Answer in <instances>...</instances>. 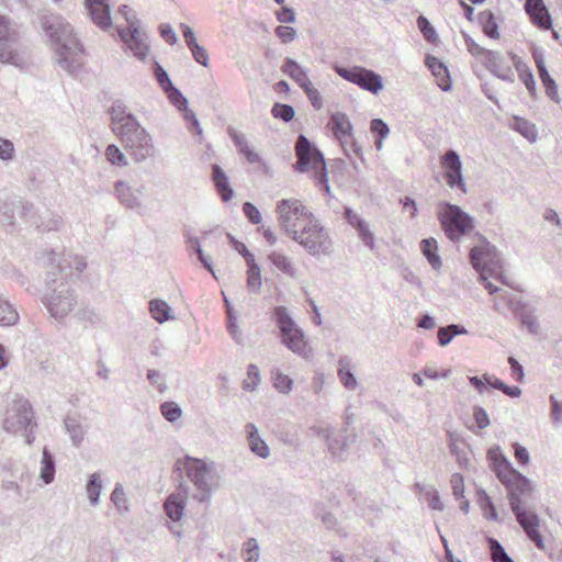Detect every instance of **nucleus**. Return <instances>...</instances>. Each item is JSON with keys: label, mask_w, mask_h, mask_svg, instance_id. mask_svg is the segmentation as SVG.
<instances>
[{"label": "nucleus", "mask_w": 562, "mask_h": 562, "mask_svg": "<svg viewBox=\"0 0 562 562\" xmlns=\"http://www.w3.org/2000/svg\"><path fill=\"white\" fill-rule=\"evenodd\" d=\"M494 471L497 477L509 490V505L516 514L517 520L520 522L524 531L528 535L538 548H544L540 526L541 520L537 514L522 509L521 497L531 493V486L526 476L514 470L510 462L494 453Z\"/></svg>", "instance_id": "obj_1"}, {"label": "nucleus", "mask_w": 562, "mask_h": 562, "mask_svg": "<svg viewBox=\"0 0 562 562\" xmlns=\"http://www.w3.org/2000/svg\"><path fill=\"white\" fill-rule=\"evenodd\" d=\"M40 23L55 50L57 64L75 76L82 64L83 46L74 34L71 24L61 15L50 12L42 14Z\"/></svg>", "instance_id": "obj_2"}, {"label": "nucleus", "mask_w": 562, "mask_h": 562, "mask_svg": "<svg viewBox=\"0 0 562 562\" xmlns=\"http://www.w3.org/2000/svg\"><path fill=\"white\" fill-rule=\"evenodd\" d=\"M296 162L293 168L297 172H306L314 170V180L326 194H329L330 187L328 183L327 167L322 151L310 142V139L300 134L295 143Z\"/></svg>", "instance_id": "obj_3"}, {"label": "nucleus", "mask_w": 562, "mask_h": 562, "mask_svg": "<svg viewBox=\"0 0 562 562\" xmlns=\"http://www.w3.org/2000/svg\"><path fill=\"white\" fill-rule=\"evenodd\" d=\"M175 471L186 473L187 477L194 484L198 493L193 498L200 503L209 502L212 494V483L214 480L213 465L207 464L201 459L184 457L175 463Z\"/></svg>", "instance_id": "obj_4"}, {"label": "nucleus", "mask_w": 562, "mask_h": 562, "mask_svg": "<svg viewBox=\"0 0 562 562\" xmlns=\"http://www.w3.org/2000/svg\"><path fill=\"white\" fill-rule=\"evenodd\" d=\"M37 423L34 419V412L31 403L24 397L15 398L8 407L3 420V429L8 432H20L26 445H32L35 440L34 429Z\"/></svg>", "instance_id": "obj_5"}, {"label": "nucleus", "mask_w": 562, "mask_h": 562, "mask_svg": "<svg viewBox=\"0 0 562 562\" xmlns=\"http://www.w3.org/2000/svg\"><path fill=\"white\" fill-rule=\"evenodd\" d=\"M115 135L120 138L124 149L134 159L135 162L140 164L148 158L154 157L155 146L153 138L149 133L140 125L137 119L122 128Z\"/></svg>", "instance_id": "obj_6"}, {"label": "nucleus", "mask_w": 562, "mask_h": 562, "mask_svg": "<svg viewBox=\"0 0 562 562\" xmlns=\"http://www.w3.org/2000/svg\"><path fill=\"white\" fill-rule=\"evenodd\" d=\"M46 284L48 292L44 296V305L54 318H64L77 304L74 290L67 282H58L55 272H47Z\"/></svg>", "instance_id": "obj_7"}, {"label": "nucleus", "mask_w": 562, "mask_h": 562, "mask_svg": "<svg viewBox=\"0 0 562 562\" xmlns=\"http://www.w3.org/2000/svg\"><path fill=\"white\" fill-rule=\"evenodd\" d=\"M273 319L281 333V342L292 352L307 359L311 349L307 348L304 331L295 324L285 306H277L273 310Z\"/></svg>", "instance_id": "obj_8"}, {"label": "nucleus", "mask_w": 562, "mask_h": 562, "mask_svg": "<svg viewBox=\"0 0 562 562\" xmlns=\"http://www.w3.org/2000/svg\"><path fill=\"white\" fill-rule=\"evenodd\" d=\"M27 48L21 42L16 30L10 27V22L0 15V61L23 67L26 63Z\"/></svg>", "instance_id": "obj_9"}, {"label": "nucleus", "mask_w": 562, "mask_h": 562, "mask_svg": "<svg viewBox=\"0 0 562 562\" xmlns=\"http://www.w3.org/2000/svg\"><path fill=\"white\" fill-rule=\"evenodd\" d=\"M438 221L446 236L451 241H459L473 228V218L458 205L445 202L438 212Z\"/></svg>", "instance_id": "obj_10"}, {"label": "nucleus", "mask_w": 562, "mask_h": 562, "mask_svg": "<svg viewBox=\"0 0 562 562\" xmlns=\"http://www.w3.org/2000/svg\"><path fill=\"white\" fill-rule=\"evenodd\" d=\"M464 43L469 53L473 56L472 69L474 75L481 81L483 93L488 100H492V86L488 78L492 75V50L479 45L470 35L462 32Z\"/></svg>", "instance_id": "obj_11"}, {"label": "nucleus", "mask_w": 562, "mask_h": 562, "mask_svg": "<svg viewBox=\"0 0 562 562\" xmlns=\"http://www.w3.org/2000/svg\"><path fill=\"white\" fill-rule=\"evenodd\" d=\"M296 236L292 239L312 256L328 255L331 251L329 234L318 221L307 223Z\"/></svg>", "instance_id": "obj_12"}, {"label": "nucleus", "mask_w": 562, "mask_h": 562, "mask_svg": "<svg viewBox=\"0 0 562 562\" xmlns=\"http://www.w3.org/2000/svg\"><path fill=\"white\" fill-rule=\"evenodd\" d=\"M479 245H474L469 254V261L479 274V282L492 294V249L488 239L480 233L475 234Z\"/></svg>", "instance_id": "obj_13"}, {"label": "nucleus", "mask_w": 562, "mask_h": 562, "mask_svg": "<svg viewBox=\"0 0 562 562\" xmlns=\"http://www.w3.org/2000/svg\"><path fill=\"white\" fill-rule=\"evenodd\" d=\"M334 70L346 81L355 83L373 94H378L383 89L382 77L371 69L361 66L344 67L336 64L334 65Z\"/></svg>", "instance_id": "obj_14"}, {"label": "nucleus", "mask_w": 562, "mask_h": 562, "mask_svg": "<svg viewBox=\"0 0 562 562\" xmlns=\"http://www.w3.org/2000/svg\"><path fill=\"white\" fill-rule=\"evenodd\" d=\"M276 212L278 213L280 227L284 233L291 238L297 237L296 221L302 214V203L296 199H282L277 203Z\"/></svg>", "instance_id": "obj_15"}, {"label": "nucleus", "mask_w": 562, "mask_h": 562, "mask_svg": "<svg viewBox=\"0 0 562 562\" xmlns=\"http://www.w3.org/2000/svg\"><path fill=\"white\" fill-rule=\"evenodd\" d=\"M445 179L450 188L460 189L465 192V182L462 177V162L454 149H448L440 158Z\"/></svg>", "instance_id": "obj_16"}, {"label": "nucleus", "mask_w": 562, "mask_h": 562, "mask_svg": "<svg viewBox=\"0 0 562 562\" xmlns=\"http://www.w3.org/2000/svg\"><path fill=\"white\" fill-rule=\"evenodd\" d=\"M85 10L91 22L102 31H109L113 23L110 0H85Z\"/></svg>", "instance_id": "obj_17"}, {"label": "nucleus", "mask_w": 562, "mask_h": 562, "mask_svg": "<svg viewBox=\"0 0 562 562\" xmlns=\"http://www.w3.org/2000/svg\"><path fill=\"white\" fill-rule=\"evenodd\" d=\"M316 435L326 439L328 450L335 458H341L348 446L356 440V434L347 436L339 431L334 434L331 428H313Z\"/></svg>", "instance_id": "obj_18"}, {"label": "nucleus", "mask_w": 562, "mask_h": 562, "mask_svg": "<svg viewBox=\"0 0 562 562\" xmlns=\"http://www.w3.org/2000/svg\"><path fill=\"white\" fill-rule=\"evenodd\" d=\"M524 8L533 26L544 31L552 29V15L543 0H526Z\"/></svg>", "instance_id": "obj_19"}, {"label": "nucleus", "mask_w": 562, "mask_h": 562, "mask_svg": "<svg viewBox=\"0 0 562 562\" xmlns=\"http://www.w3.org/2000/svg\"><path fill=\"white\" fill-rule=\"evenodd\" d=\"M328 125L344 151L349 154L348 138H351L353 127L348 115L342 112H335L330 115Z\"/></svg>", "instance_id": "obj_20"}, {"label": "nucleus", "mask_w": 562, "mask_h": 562, "mask_svg": "<svg viewBox=\"0 0 562 562\" xmlns=\"http://www.w3.org/2000/svg\"><path fill=\"white\" fill-rule=\"evenodd\" d=\"M120 35L136 58L144 60L147 57L149 46L140 37L136 25L131 24L127 31H120Z\"/></svg>", "instance_id": "obj_21"}, {"label": "nucleus", "mask_w": 562, "mask_h": 562, "mask_svg": "<svg viewBox=\"0 0 562 562\" xmlns=\"http://www.w3.org/2000/svg\"><path fill=\"white\" fill-rule=\"evenodd\" d=\"M178 490V495L172 494L165 502V512L167 516L173 521L180 520L183 515L186 506L184 498L188 496L190 487L187 483L180 482Z\"/></svg>", "instance_id": "obj_22"}, {"label": "nucleus", "mask_w": 562, "mask_h": 562, "mask_svg": "<svg viewBox=\"0 0 562 562\" xmlns=\"http://www.w3.org/2000/svg\"><path fill=\"white\" fill-rule=\"evenodd\" d=\"M64 427L72 446L80 447L88 431V426L82 423L81 416L78 414L67 415L64 418Z\"/></svg>", "instance_id": "obj_23"}, {"label": "nucleus", "mask_w": 562, "mask_h": 562, "mask_svg": "<svg viewBox=\"0 0 562 562\" xmlns=\"http://www.w3.org/2000/svg\"><path fill=\"white\" fill-rule=\"evenodd\" d=\"M114 194L120 203L131 210L138 209L142 205L139 196L142 190H133L126 182L117 180L114 184Z\"/></svg>", "instance_id": "obj_24"}, {"label": "nucleus", "mask_w": 562, "mask_h": 562, "mask_svg": "<svg viewBox=\"0 0 562 562\" xmlns=\"http://www.w3.org/2000/svg\"><path fill=\"white\" fill-rule=\"evenodd\" d=\"M245 435L249 450L261 459H267L270 456V449L266 441L260 437L258 427L248 423L245 425Z\"/></svg>", "instance_id": "obj_25"}, {"label": "nucleus", "mask_w": 562, "mask_h": 562, "mask_svg": "<svg viewBox=\"0 0 562 562\" xmlns=\"http://www.w3.org/2000/svg\"><path fill=\"white\" fill-rule=\"evenodd\" d=\"M109 113L111 116V130L114 134L136 120L121 100H116L112 103Z\"/></svg>", "instance_id": "obj_26"}, {"label": "nucleus", "mask_w": 562, "mask_h": 562, "mask_svg": "<svg viewBox=\"0 0 562 562\" xmlns=\"http://www.w3.org/2000/svg\"><path fill=\"white\" fill-rule=\"evenodd\" d=\"M425 64L436 77L438 87L442 91H449L451 89V79L446 65L440 59L431 55L426 56Z\"/></svg>", "instance_id": "obj_27"}, {"label": "nucleus", "mask_w": 562, "mask_h": 562, "mask_svg": "<svg viewBox=\"0 0 562 562\" xmlns=\"http://www.w3.org/2000/svg\"><path fill=\"white\" fill-rule=\"evenodd\" d=\"M211 178L221 200L225 203L231 201L234 195V190L231 187L227 175L220 165H212Z\"/></svg>", "instance_id": "obj_28"}, {"label": "nucleus", "mask_w": 562, "mask_h": 562, "mask_svg": "<svg viewBox=\"0 0 562 562\" xmlns=\"http://www.w3.org/2000/svg\"><path fill=\"white\" fill-rule=\"evenodd\" d=\"M281 70L293 79L303 91L312 86L307 71L294 59L286 57L281 66Z\"/></svg>", "instance_id": "obj_29"}, {"label": "nucleus", "mask_w": 562, "mask_h": 562, "mask_svg": "<svg viewBox=\"0 0 562 562\" xmlns=\"http://www.w3.org/2000/svg\"><path fill=\"white\" fill-rule=\"evenodd\" d=\"M419 248L424 257L434 270H439L442 266L441 257L438 254V243L434 237L424 238L419 243Z\"/></svg>", "instance_id": "obj_30"}, {"label": "nucleus", "mask_w": 562, "mask_h": 562, "mask_svg": "<svg viewBox=\"0 0 562 562\" xmlns=\"http://www.w3.org/2000/svg\"><path fill=\"white\" fill-rule=\"evenodd\" d=\"M533 59H535V64L538 68V72H539V76H540V81L541 83L543 85V87L546 88V91L548 93V95L551 98V99H555L558 97V88H557V85L554 82V80L551 78L550 74L548 72L546 66H544V61H543V57L541 54H535L533 55Z\"/></svg>", "instance_id": "obj_31"}, {"label": "nucleus", "mask_w": 562, "mask_h": 562, "mask_svg": "<svg viewBox=\"0 0 562 562\" xmlns=\"http://www.w3.org/2000/svg\"><path fill=\"white\" fill-rule=\"evenodd\" d=\"M56 473L55 457L45 447L42 453L40 477L45 484H49L54 481Z\"/></svg>", "instance_id": "obj_32"}, {"label": "nucleus", "mask_w": 562, "mask_h": 562, "mask_svg": "<svg viewBox=\"0 0 562 562\" xmlns=\"http://www.w3.org/2000/svg\"><path fill=\"white\" fill-rule=\"evenodd\" d=\"M448 447L450 453L456 457L457 462L461 467H467L469 458L465 443L462 440H459L458 436L450 431H448Z\"/></svg>", "instance_id": "obj_33"}, {"label": "nucleus", "mask_w": 562, "mask_h": 562, "mask_svg": "<svg viewBox=\"0 0 562 562\" xmlns=\"http://www.w3.org/2000/svg\"><path fill=\"white\" fill-rule=\"evenodd\" d=\"M65 257H68V254H57L55 251L48 254V262L53 266L50 272H55L56 277L59 274L63 280L72 276L71 266L64 260Z\"/></svg>", "instance_id": "obj_34"}, {"label": "nucleus", "mask_w": 562, "mask_h": 562, "mask_svg": "<svg viewBox=\"0 0 562 562\" xmlns=\"http://www.w3.org/2000/svg\"><path fill=\"white\" fill-rule=\"evenodd\" d=\"M103 488V482L101 474L94 472L89 475L86 484V492L91 505L95 506L99 504V498Z\"/></svg>", "instance_id": "obj_35"}, {"label": "nucleus", "mask_w": 562, "mask_h": 562, "mask_svg": "<svg viewBox=\"0 0 562 562\" xmlns=\"http://www.w3.org/2000/svg\"><path fill=\"white\" fill-rule=\"evenodd\" d=\"M19 321V313L13 305L0 296V326H12Z\"/></svg>", "instance_id": "obj_36"}, {"label": "nucleus", "mask_w": 562, "mask_h": 562, "mask_svg": "<svg viewBox=\"0 0 562 562\" xmlns=\"http://www.w3.org/2000/svg\"><path fill=\"white\" fill-rule=\"evenodd\" d=\"M170 306L164 300L154 299L149 302V312L151 317L159 324L170 318Z\"/></svg>", "instance_id": "obj_37"}, {"label": "nucleus", "mask_w": 562, "mask_h": 562, "mask_svg": "<svg viewBox=\"0 0 562 562\" xmlns=\"http://www.w3.org/2000/svg\"><path fill=\"white\" fill-rule=\"evenodd\" d=\"M18 196H12L5 200L0 205V221L4 225H13L15 220V213L18 212L19 204L16 202Z\"/></svg>", "instance_id": "obj_38"}, {"label": "nucleus", "mask_w": 562, "mask_h": 562, "mask_svg": "<svg viewBox=\"0 0 562 562\" xmlns=\"http://www.w3.org/2000/svg\"><path fill=\"white\" fill-rule=\"evenodd\" d=\"M349 359L347 357L340 358L338 376L342 385L348 390H355L358 386V381L355 374L348 369Z\"/></svg>", "instance_id": "obj_39"}, {"label": "nucleus", "mask_w": 562, "mask_h": 562, "mask_svg": "<svg viewBox=\"0 0 562 562\" xmlns=\"http://www.w3.org/2000/svg\"><path fill=\"white\" fill-rule=\"evenodd\" d=\"M247 288L249 292L258 293L261 289V273L256 260L247 261Z\"/></svg>", "instance_id": "obj_40"}, {"label": "nucleus", "mask_w": 562, "mask_h": 562, "mask_svg": "<svg viewBox=\"0 0 562 562\" xmlns=\"http://www.w3.org/2000/svg\"><path fill=\"white\" fill-rule=\"evenodd\" d=\"M271 380L273 387L283 394H289L292 391L293 387V380L282 373L280 369H274L271 371Z\"/></svg>", "instance_id": "obj_41"}, {"label": "nucleus", "mask_w": 562, "mask_h": 562, "mask_svg": "<svg viewBox=\"0 0 562 562\" xmlns=\"http://www.w3.org/2000/svg\"><path fill=\"white\" fill-rule=\"evenodd\" d=\"M512 126L520 135L526 137L530 143H533L535 139L537 138V130L535 124L526 120L515 117L512 122Z\"/></svg>", "instance_id": "obj_42"}, {"label": "nucleus", "mask_w": 562, "mask_h": 562, "mask_svg": "<svg viewBox=\"0 0 562 562\" xmlns=\"http://www.w3.org/2000/svg\"><path fill=\"white\" fill-rule=\"evenodd\" d=\"M269 260L274 267H277L283 273L290 277L294 276L295 269L293 268L289 258L285 257L284 255L274 251L269 255Z\"/></svg>", "instance_id": "obj_43"}, {"label": "nucleus", "mask_w": 562, "mask_h": 562, "mask_svg": "<svg viewBox=\"0 0 562 562\" xmlns=\"http://www.w3.org/2000/svg\"><path fill=\"white\" fill-rule=\"evenodd\" d=\"M417 26L428 43L434 44L438 41V33L426 16L419 15L417 18Z\"/></svg>", "instance_id": "obj_44"}, {"label": "nucleus", "mask_w": 562, "mask_h": 562, "mask_svg": "<svg viewBox=\"0 0 562 562\" xmlns=\"http://www.w3.org/2000/svg\"><path fill=\"white\" fill-rule=\"evenodd\" d=\"M271 114L273 117L288 123L293 120L295 111L290 104L277 102L271 109Z\"/></svg>", "instance_id": "obj_45"}, {"label": "nucleus", "mask_w": 562, "mask_h": 562, "mask_svg": "<svg viewBox=\"0 0 562 562\" xmlns=\"http://www.w3.org/2000/svg\"><path fill=\"white\" fill-rule=\"evenodd\" d=\"M105 157H106V160L114 166L125 167L128 165V161H127L125 155L114 144H110L106 147Z\"/></svg>", "instance_id": "obj_46"}, {"label": "nucleus", "mask_w": 562, "mask_h": 562, "mask_svg": "<svg viewBox=\"0 0 562 562\" xmlns=\"http://www.w3.org/2000/svg\"><path fill=\"white\" fill-rule=\"evenodd\" d=\"M160 412L164 418L171 423L178 420L182 415L181 407L177 403L171 401L164 402L160 405Z\"/></svg>", "instance_id": "obj_47"}, {"label": "nucleus", "mask_w": 562, "mask_h": 562, "mask_svg": "<svg viewBox=\"0 0 562 562\" xmlns=\"http://www.w3.org/2000/svg\"><path fill=\"white\" fill-rule=\"evenodd\" d=\"M260 383L259 368L256 364L250 363L247 367V379L243 382V389L249 392L255 391L257 385Z\"/></svg>", "instance_id": "obj_48"}, {"label": "nucleus", "mask_w": 562, "mask_h": 562, "mask_svg": "<svg viewBox=\"0 0 562 562\" xmlns=\"http://www.w3.org/2000/svg\"><path fill=\"white\" fill-rule=\"evenodd\" d=\"M153 71H154L156 81L158 82L159 87L161 88V90L164 92L166 90H168L169 88H171L172 86H175L172 83L171 79L169 78L168 72L165 70V68L158 61H155Z\"/></svg>", "instance_id": "obj_49"}, {"label": "nucleus", "mask_w": 562, "mask_h": 562, "mask_svg": "<svg viewBox=\"0 0 562 562\" xmlns=\"http://www.w3.org/2000/svg\"><path fill=\"white\" fill-rule=\"evenodd\" d=\"M165 94L169 99L170 103L176 106L179 111L183 110L188 105V99L182 92L175 86L165 91Z\"/></svg>", "instance_id": "obj_50"}, {"label": "nucleus", "mask_w": 562, "mask_h": 562, "mask_svg": "<svg viewBox=\"0 0 562 562\" xmlns=\"http://www.w3.org/2000/svg\"><path fill=\"white\" fill-rule=\"evenodd\" d=\"M245 562H257L259 560V546L255 538H249L243 548Z\"/></svg>", "instance_id": "obj_51"}, {"label": "nucleus", "mask_w": 562, "mask_h": 562, "mask_svg": "<svg viewBox=\"0 0 562 562\" xmlns=\"http://www.w3.org/2000/svg\"><path fill=\"white\" fill-rule=\"evenodd\" d=\"M358 233L359 238L362 240L364 246H367L370 250H374L375 248V240L374 235L370 231L368 222H363L360 226L355 228Z\"/></svg>", "instance_id": "obj_52"}, {"label": "nucleus", "mask_w": 562, "mask_h": 562, "mask_svg": "<svg viewBox=\"0 0 562 562\" xmlns=\"http://www.w3.org/2000/svg\"><path fill=\"white\" fill-rule=\"evenodd\" d=\"M314 512H315L316 518H318L327 529L335 528V526L337 524V519L330 512H327L325 509L324 505H316Z\"/></svg>", "instance_id": "obj_53"}, {"label": "nucleus", "mask_w": 562, "mask_h": 562, "mask_svg": "<svg viewBox=\"0 0 562 562\" xmlns=\"http://www.w3.org/2000/svg\"><path fill=\"white\" fill-rule=\"evenodd\" d=\"M370 131L375 138H386L390 133L389 125L382 119H373L370 122Z\"/></svg>", "instance_id": "obj_54"}, {"label": "nucleus", "mask_w": 562, "mask_h": 562, "mask_svg": "<svg viewBox=\"0 0 562 562\" xmlns=\"http://www.w3.org/2000/svg\"><path fill=\"white\" fill-rule=\"evenodd\" d=\"M453 496L457 499L464 498V477L460 473H453L450 479Z\"/></svg>", "instance_id": "obj_55"}, {"label": "nucleus", "mask_w": 562, "mask_h": 562, "mask_svg": "<svg viewBox=\"0 0 562 562\" xmlns=\"http://www.w3.org/2000/svg\"><path fill=\"white\" fill-rule=\"evenodd\" d=\"M477 502L483 510V515L487 520L492 519V497L484 491H477Z\"/></svg>", "instance_id": "obj_56"}, {"label": "nucleus", "mask_w": 562, "mask_h": 562, "mask_svg": "<svg viewBox=\"0 0 562 562\" xmlns=\"http://www.w3.org/2000/svg\"><path fill=\"white\" fill-rule=\"evenodd\" d=\"M188 48L192 53V56L196 63H199L203 67L209 66V54L203 46L199 45V43L196 42Z\"/></svg>", "instance_id": "obj_57"}, {"label": "nucleus", "mask_w": 562, "mask_h": 562, "mask_svg": "<svg viewBox=\"0 0 562 562\" xmlns=\"http://www.w3.org/2000/svg\"><path fill=\"white\" fill-rule=\"evenodd\" d=\"M243 212L249 223L256 225L261 222V213L256 205L251 202H245L243 204Z\"/></svg>", "instance_id": "obj_58"}, {"label": "nucleus", "mask_w": 562, "mask_h": 562, "mask_svg": "<svg viewBox=\"0 0 562 562\" xmlns=\"http://www.w3.org/2000/svg\"><path fill=\"white\" fill-rule=\"evenodd\" d=\"M477 22L483 33L492 38V10H485L477 14Z\"/></svg>", "instance_id": "obj_59"}, {"label": "nucleus", "mask_w": 562, "mask_h": 562, "mask_svg": "<svg viewBox=\"0 0 562 562\" xmlns=\"http://www.w3.org/2000/svg\"><path fill=\"white\" fill-rule=\"evenodd\" d=\"M227 238H228V241H229V245L236 250L238 251L243 258L245 259V261H252V259H255V256L248 250V248L246 247V245L239 240H237L232 234H227Z\"/></svg>", "instance_id": "obj_60"}, {"label": "nucleus", "mask_w": 562, "mask_h": 562, "mask_svg": "<svg viewBox=\"0 0 562 562\" xmlns=\"http://www.w3.org/2000/svg\"><path fill=\"white\" fill-rule=\"evenodd\" d=\"M470 384L479 392L483 393L488 390L490 386H492V379L491 376L485 373L482 378L474 375L469 378Z\"/></svg>", "instance_id": "obj_61"}, {"label": "nucleus", "mask_w": 562, "mask_h": 562, "mask_svg": "<svg viewBox=\"0 0 562 562\" xmlns=\"http://www.w3.org/2000/svg\"><path fill=\"white\" fill-rule=\"evenodd\" d=\"M425 499L427 501L428 506L431 509H435V510H442L443 509V504H442V502L440 499L439 492L435 487L426 488Z\"/></svg>", "instance_id": "obj_62"}, {"label": "nucleus", "mask_w": 562, "mask_h": 562, "mask_svg": "<svg viewBox=\"0 0 562 562\" xmlns=\"http://www.w3.org/2000/svg\"><path fill=\"white\" fill-rule=\"evenodd\" d=\"M276 35L281 40L282 43L288 44L295 40L296 30L292 26L279 25L274 30Z\"/></svg>", "instance_id": "obj_63"}, {"label": "nucleus", "mask_w": 562, "mask_h": 562, "mask_svg": "<svg viewBox=\"0 0 562 562\" xmlns=\"http://www.w3.org/2000/svg\"><path fill=\"white\" fill-rule=\"evenodd\" d=\"M518 71H519L520 79L526 85L528 90L530 92H535L536 91V82H535L533 75L531 74L529 67L526 65L518 66Z\"/></svg>", "instance_id": "obj_64"}]
</instances>
